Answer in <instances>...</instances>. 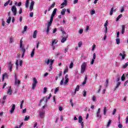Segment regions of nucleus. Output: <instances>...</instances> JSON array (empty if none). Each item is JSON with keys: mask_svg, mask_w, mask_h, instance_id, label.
Instances as JSON below:
<instances>
[{"mask_svg": "<svg viewBox=\"0 0 128 128\" xmlns=\"http://www.w3.org/2000/svg\"><path fill=\"white\" fill-rule=\"evenodd\" d=\"M56 10H58V9L56 8H55L52 12V14L50 17V21L48 22L47 24V30L46 31V34H48L50 32V26H52V22L54 21V16L56 14Z\"/></svg>", "mask_w": 128, "mask_h": 128, "instance_id": "obj_1", "label": "nucleus"}, {"mask_svg": "<svg viewBox=\"0 0 128 128\" xmlns=\"http://www.w3.org/2000/svg\"><path fill=\"white\" fill-rule=\"evenodd\" d=\"M86 66H88V62H84L81 65L80 72L84 74L86 72Z\"/></svg>", "mask_w": 128, "mask_h": 128, "instance_id": "obj_2", "label": "nucleus"}, {"mask_svg": "<svg viewBox=\"0 0 128 128\" xmlns=\"http://www.w3.org/2000/svg\"><path fill=\"white\" fill-rule=\"evenodd\" d=\"M14 84L16 86H20V80L18 78V76H16V74H15V76H14Z\"/></svg>", "mask_w": 128, "mask_h": 128, "instance_id": "obj_3", "label": "nucleus"}, {"mask_svg": "<svg viewBox=\"0 0 128 128\" xmlns=\"http://www.w3.org/2000/svg\"><path fill=\"white\" fill-rule=\"evenodd\" d=\"M51 98L52 94H50L48 97V96H46V98L44 97L40 100V104H42V102H44L45 104H46V102H48V100H50Z\"/></svg>", "mask_w": 128, "mask_h": 128, "instance_id": "obj_4", "label": "nucleus"}, {"mask_svg": "<svg viewBox=\"0 0 128 128\" xmlns=\"http://www.w3.org/2000/svg\"><path fill=\"white\" fill-rule=\"evenodd\" d=\"M54 62V60L48 59L47 60L45 61V62L46 64H48V66H52Z\"/></svg>", "mask_w": 128, "mask_h": 128, "instance_id": "obj_5", "label": "nucleus"}, {"mask_svg": "<svg viewBox=\"0 0 128 128\" xmlns=\"http://www.w3.org/2000/svg\"><path fill=\"white\" fill-rule=\"evenodd\" d=\"M38 84V80L36 78H33V82L32 84V89L34 90L36 88V84Z\"/></svg>", "mask_w": 128, "mask_h": 128, "instance_id": "obj_6", "label": "nucleus"}, {"mask_svg": "<svg viewBox=\"0 0 128 128\" xmlns=\"http://www.w3.org/2000/svg\"><path fill=\"white\" fill-rule=\"evenodd\" d=\"M58 40L56 39L52 40L51 46H52L53 50H54V48H56V46H54V44H58Z\"/></svg>", "mask_w": 128, "mask_h": 128, "instance_id": "obj_7", "label": "nucleus"}, {"mask_svg": "<svg viewBox=\"0 0 128 128\" xmlns=\"http://www.w3.org/2000/svg\"><path fill=\"white\" fill-rule=\"evenodd\" d=\"M46 114V110H40L39 113L40 118H44V114Z\"/></svg>", "mask_w": 128, "mask_h": 128, "instance_id": "obj_8", "label": "nucleus"}, {"mask_svg": "<svg viewBox=\"0 0 128 128\" xmlns=\"http://www.w3.org/2000/svg\"><path fill=\"white\" fill-rule=\"evenodd\" d=\"M12 12L14 14V16H16V13L18 12V11L16 10V6H13L11 8Z\"/></svg>", "mask_w": 128, "mask_h": 128, "instance_id": "obj_9", "label": "nucleus"}, {"mask_svg": "<svg viewBox=\"0 0 128 128\" xmlns=\"http://www.w3.org/2000/svg\"><path fill=\"white\" fill-rule=\"evenodd\" d=\"M96 118H98V120H100L102 118V114H100V108H98V110L96 112Z\"/></svg>", "mask_w": 128, "mask_h": 128, "instance_id": "obj_10", "label": "nucleus"}, {"mask_svg": "<svg viewBox=\"0 0 128 128\" xmlns=\"http://www.w3.org/2000/svg\"><path fill=\"white\" fill-rule=\"evenodd\" d=\"M20 48L22 52H26V48H24V47L22 46V40H20Z\"/></svg>", "mask_w": 128, "mask_h": 128, "instance_id": "obj_11", "label": "nucleus"}, {"mask_svg": "<svg viewBox=\"0 0 128 128\" xmlns=\"http://www.w3.org/2000/svg\"><path fill=\"white\" fill-rule=\"evenodd\" d=\"M14 110H16V104H12L11 110H10V114H14Z\"/></svg>", "mask_w": 128, "mask_h": 128, "instance_id": "obj_12", "label": "nucleus"}, {"mask_svg": "<svg viewBox=\"0 0 128 128\" xmlns=\"http://www.w3.org/2000/svg\"><path fill=\"white\" fill-rule=\"evenodd\" d=\"M119 56H122L121 58V60H124L126 58V54H124V52H123L122 53H120Z\"/></svg>", "mask_w": 128, "mask_h": 128, "instance_id": "obj_13", "label": "nucleus"}, {"mask_svg": "<svg viewBox=\"0 0 128 128\" xmlns=\"http://www.w3.org/2000/svg\"><path fill=\"white\" fill-rule=\"evenodd\" d=\"M68 74H66L65 76V81L64 82V84L65 85L68 84V80H70V79L68 78Z\"/></svg>", "mask_w": 128, "mask_h": 128, "instance_id": "obj_14", "label": "nucleus"}, {"mask_svg": "<svg viewBox=\"0 0 128 128\" xmlns=\"http://www.w3.org/2000/svg\"><path fill=\"white\" fill-rule=\"evenodd\" d=\"M68 38V35H66V37H64L62 38L61 40V42L64 44L65 42H66V39Z\"/></svg>", "mask_w": 128, "mask_h": 128, "instance_id": "obj_15", "label": "nucleus"}, {"mask_svg": "<svg viewBox=\"0 0 128 128\" xmlns=\"http://www.w3.org/2000/svg\"><path fill=\"white\" fill-rule=\"evenodd\" d=\"M7 94H9L10 96H12V87L9 88V89L7 92Z\"/></svg>", "mask_w": 128, "mask_h": 128, "instance_id": "obj_16", "label": "nucleus"}, {"mask_svg": "<svg viewBox=\"0 0 128 128\" xmlns=\"http://www.w3.org/2000/svg\"><path fill=\"white\" fill-rule=\"evenodd\" d=\"M122 30H121V33L122 34H124V30H126V25L123 24L122 26Z\"/></svg>", "mask_w": 128, "mask_h": 128, "instance_id": "obj_17", "label": "nucleus"}, {"mask_svg": "<svg viewBox=\"0 0 128 128\" xmlns=\"http://www.w3.org/2000/svg\"><path fill=\"white\" fill-rule=\"evenodd\" d=\"M8 74L4 73L2 74V82H4V78H8Z\"/></svg>", "mask_w": 128, "mask_h": 128, "instance_id": "obj_18", "label": "nucleus"}, {"mask_svg": "<svg viewBox=\"0 0 128 128\" xmlns=\"http://www.w3.org/2000/svg\"><path fill=\"white\" fill-rule=\"evenodd\" d=\"M78 119L79 124H84V122H82V116H79Z\"/></svg>", "mask_w": 128, "mask_h": 128, "instance_id": "obj_19", "label": "nucleus"}, {"mask_svg": "<svg viewBox=\"0 0 128 128\" xmlns=\"http://www.w3.org/2000/svg\"><path fill=\"white\" fill-rule=\"evenodd\" d=\"M68 4V0H64V2L61 4L62 6H66Z\"/></svg>", "mask_w": 128, "mask_h": 128, "instance_id": "obj_20", "label": "nucleus"}, {"mask_svg": "<svg viewBox=\"0 0 128 128\" xmlns=\"http://www.w3.org/2000/svg\"><path fill=\"white\" fill-rule=\"evenodd\" d=\"M80 90V86L78 85L75 89L74 94H76V92H78Z\"/></svg>", "mask_w": 128, "mask_h": 128, "instance_id": "obj_21", "label": "nucleus"}, {"mask_svg": "<svg viewBox=\"0 0 128 128\" xmlns=\"http://www.w3.org/2000/svg\"><path fill=\"white\" fill-rule=\"evenodd\" d=\"M66 9L63 8L61 11L62 16H64L66 14Z\"/></svg>", "mask_w": 128, "mask_h": 128, "instance_id": "obj_22", "label": "nucleus"}, {"mask_svg": "<svg viewBox=\"0 0 128 128\" xmlns=\"http://www.w3.org/2000/svg\"><path fill=\"white\" fill-rule=\"evenodd\" d=\"M36 34H38V31H37V30H36L34 32V34H33V38H36Z\"/></svg>", "mask_w": 128, "mask_h": 128, "instance_id": "obj_23", "label": "nucleus"}, {"mask_svg": "<svg viewBox=\"0 0 128 128\" xmlns=\"http://www.w3.org/2000/svg\"><path fill=\"white\" fill-rule=\"evenodd\" d=\"M34 50H36V48H34L31 52V54H30L31 58H34Z\"/></svg>", "mask_w": 128, "mask_h": 128, "instance_id": "obj_24", "label": "nucleus"}, {"mask_svg": "<svg viewBox=\"0 0 128 128\" xmlns=\"http://www.w3.org/2000/svg\"><path fill=\"white\" fill-rule=\"evenodd\" d=\"M13 64L12 62H8V68H12Z\"/></svg>", "mask_w": 128, "mask_h": 128, "instance_id": "obj_25", "label": "nucleus"}, {"mask_svg": "<svg viewBox=\"0 0 128 128\" xmlns=\"http://www.w3.org/2000/svg\"><path fill=\"white\" fill-rule=\"evenodd\" d=\"M120 84H121L120 82H117L116 85L114 88V90H116V88H118L120 86Z\"/></svg>", "mask_w": 128, "mask_h": 128, "instance_id": "obj_26", "label": "nucleus"}, {"mask_svg": "<svg viewBox=\"0 0 128 128\" xmlns=\"http://www.w3.org/2000/svg\"><path fill=\"white\" fill-rule=\"evenodd\" d=\"M28 4H30V0H26L25 4L26 8H28Z\"/></svg>", "mask_w": 128, "mask_h": 128, "instance_id": "obj_27", "label": "nucleus"}, {"mask_svg": "<svg viewBox=\"0 0 128 128\" xmlns=\"http://www.w3.org/2000/svg\"><path fill=\"white\" fill-rule=\"evenodd\" d=\"M88 80V77L86 76L84 81L82 83V85L84 86V84H86V80Z\"/></svg>", "mask_w": 128, "mask_h": 128, "instance_id": "obj_28", "label": "nucleus"}, {"mask_svg": "<svg viewBox=\"0 0 128 128\" xmlns=\"http://www.w3.org/2000/svg\"><path fill=\"white\" fill-rule=\"evenodd\" d=\"M10 20H12V17L9 16L8 19L6 20L7 24H10Z\"/></svg>", "mask_w": 128, "mask_h": 128, "instance_id": "obj_29", "label": "nucleus"}, {"mask_svg": "<svg viewBox=\"0 0 128 128\" xmlns=\"http://www.w3.org/2000/svg\"><path fill=\"white\" fill-rule=\"evenodd\" d=\"M114 12H116V10H114V7L111 8V10L110 11V16H112V14H114Z\"/></svg>", "mask_w": 128, "mask_h": 128, "instance_id": "obj_30", "label": "nucleus"}, {"mask_svg": "<svg viewBox=\"0 0 128 128\" xmlns=\"http://www.w3.org/2000/svg\"><path fill=\"white\" fill-rule=\"evenodd\" d=\"M110 124H112V120H109L106 125V128H108L110 126Z\"/></svg>", "mask_w": 128, "mask_h": 128, "instance_id": "obj_31", "label": "nucleus"}, {"mask_svg": "<svg viewBox=\"0 0 128 128\" xmlns=\"http://www.w3.org/2000/svg\"><path fill=\"white\" fill-rule=\"evenodd\" d=\"M116 44H120V39L118 38H116Z\"/></svg>", "mask_w": 128, "mask_h": 128, "instance_id": "obj_32", "label": "nucleus"}, {"mask_svg": "<svg viewBox=\"0 0 128 128\" xmlns=\"http://www.w3.org/2000/svg\"><path fill=\"white\" fill-rule=\"evenodd\" d=\"M128 62H126L125 64L122 65V68H128Z\"/></svg>", "mask_w": 128, "mask_h": 128, "instance_id": "obj_33", "label": "nucleus"}, {"mask_svg": "<svg viewBox=\"0 0 128 128\" xmlns=\"http://www.w3.org/2000/svg\"><path fill=\"white\" fill-rule=\"evenodd\" d=\"M59 90H60V88L58 87L56 88H55L54 94H56L58 92Z\"/></svg>", "mask_w": 128, "mask_h": 128, "instance_id": "obj_34", "label": "nucleus"}, {"mask_svg": "<svg viewBox=\"0 0 128 128\" xmlns=\"http://www.w3.org/2000/svg\"><path fill=\"white\" fill-rule=\"evenodd\" d=\"M30 116H25V118H24V120L25 122H28V120H30Z\"/></svg>", "mask_w": 128, "mask_h": 128, "instance_id": "obj_35", "label": "nucleus"}, {"mask_svg": "<svg viewBox=\"0 0 128 128\" xmlns=\"http://www.w3.org/2000/svg\"><path fill=\"white\" fill-rule=\"evenodd\" d=\"M10 2V0H8L4 4V6H8V4Z\"/></svg>", "mask_w": 128, "mask_h": 128, "instance_id": "obj_36", "label": "nucleus"}, {"mask_svg": "<svg viewBox=\"0 0 128 128\" xmlns=\"http://www.w3.org/2000/svg\"><path fill=\"white\" fill-rule=\"evenodd\" d=\"M16 70H18V60H16Z\"/></svg>", "mask_w": 128, "mask_h": 128, "instance_id": "obj_37", "label": "nucleus"}, {"mask_svg": "<svg viewBox=\"0 0 128 128\" xmlns=\"http://www.w3.org/2000/svg\"><path fill=\"white\" fill-rule=\"evenodd\" d=\"M122 14H120L116 18V22H118V20H120V18H122Z\"/></svg>", "mask_w": 128, "mask_h": 128, "instance_id": "obj_38", "label": "nucleus"}, {"mask_svg": "<svg viewBox=\"0 0 128 128\" xmlns=\"http://www.w3.org/2000/svg\"><path fill=\"white\" fill-rule=\"evenodd\" d=\"M64 78H62V80L60 81V86H62V84H64Z\"/></svg>", "mask_w": 128, "mask_h": 128, "instance_id": "obj_39", "label": "nucleus"}, {"mask_svg": "<svg viewBox=\"0 0 128 128\" xmlns=\"http://www.w3.org/2000/svg\"><path fill=\"white\" fill-rule=\"evenodd\" d=\"M82 46V42H78V48H81Z\"/></svg>", "mask_w": 128, "mask_h": 128, "instance_id": "obj_40", "label": "nucleus"}, {"mask_svg": "<svg viewBox=\"0 0 128 128\" xmlns=\"http://www.w3.org/2000/svg\"><path fill=\"white\" fill-rule=\"evenodd\" d=\"M68 72V66H66L64 70V74H66V72Z\"/></svg>", "mask_w": 128, "mask_h": 128, "instance_id": "obj_41", "label": "nucleus"}, {"mask_svg": "<svg viewBox=\"0 0 128 128\" xmlns=\"http://www.w3.org/2000/svg\"><path fill=\"white\" fill-rule=\"evenodd\" d=\"M104 114L106 116V107H104Z\"/></svg>", "mask_w": 128, "mask_h": 128, "instance_id": "obj_42", "label": "nucleus"}, {"mask_svg": "<svg viewBox=\"0 0 128 128\" xmlns=\"http://www.w3.org/2000/svg\"><path fill=\"white\" fill-rule=\"evenodd\" d=\"M24 100H22L21 102H20V108H22V104H24Z\"/></svg>", "mask_w": 128, "mask_h": 128, "instance_id": "obj_43", "label": "nucleus"}, {"mask_svg": "<svg viewBox=\"0 0 128 128\" xmlns=\"http://www.w3.org/2000/svg\"><path fill=\"white\" fill-rule=\"evenodd\" d=\"M90 14L92 16V14H96V11H94V10H92L90 11Z\"/></svg>", "mask_w": 128, "mask_h": 128, "instance_id": "obj_44", "label": "nucleus"}, {"mask_svg": "<svg viewBox=\"0 0 128 128\" xmlns=\"http://www.w3.org/2000/svg\"><path fill=\"white\" fill-rule=\"evenodd\" d=\"M118 128H122V124H120V121H119V124L118 125Z\"/></svg>", "mask_w": 128, "mask_h": 128, "instance_id": "obj_45", "label": "nucleus"}, {"mask_svg": "<svg viewBox=\"0 0 128 128\" xmlns=\"http://www.w3.org/2000/svg\"><path fill=\"white\" fill-rule=\"evenodd\" d=\"M96 97L95 96H94L92 98V102H96Z\"/></svg>", "mask_w": 128, "mask_h": 128, "instance_id": "obj_46", "label": "nucleus"}, {"mask_svg": "<svg viewBox=\"0 0 128 128\" xmlns=\"http://www.w3.org/2000/svg\"><path fill=\"white\" fill-rule=\"evenodd\" d=\"M95 49H96V45L95 44H94L92 46V52H94Z\"/></svg>", "mask_w": 128, "mask_h": 128, "instance_id": "obj_47", "label": "nucleus"}, {"mask_svg": "<svg viewBox=\"0 0 128 128\" xmlns=\"http://www.w3.org/2000/svg\"><path fill=\"white\" fill-rule=\"evenodd\" d=\"M52 65H50L48 71L52 72Z\"/></svg>", "mask_w": 128, "mask_h": 128, "instance_id": "obj_48", "label": "nucleus"}, {"mask_svg": "<svg viewBox=\"0 0 128 128\" xmlns=\"http://www.w3.org/2000/svg\"><path fill=\"white\" fill-rule=\"evenodd\" d=\"M121 80H122V81H124V80H126V77H124V74L122 76L121 78Z\"/></svg>", "mask_w": 128, "mask_h": 128, "instance_id": "obj_49", "label": "nucleus"}, {"mask_svg": "<svg viewBox=\"0 0 128 128\" xmlns=\"http://www.w3.org/2000/svg\"><path fill=\"white\" fill-rule=\"evenodd\" d=\"M72 66H74V62H71L69 68H72Z\"/></svg>", "mask_w": 128, "mask_h": 128, "instance_id": "obj_50", "label": "nucleus"}, {"mask_svg": "<svg viewBox=\"0 0 128 128\" xmlns=\"http://www.w3.org/2000/svg\"><path fill=\"white\" fill-rule=\"evenodd\" d=\"M83 96H86V90H84L83 92Z\"/></svg>", "mask_w": 128, "mask_h": 128, "instance_id": "obj_51", "label": "nucleus"}, {"mask_svg": "<svg viewBox=\"0 0 128 128\" xmlns=\"http://www.w3.org/2000/svg\"><path fill=\"white\" fill-rule=\"evenodd\" d=\"M78 32L80 34H82L84 32V30H82V28L80 29Z\"/></svg>", "mask_w": 128, "mask_h": 128, "instance_id": "obj_52", "label": "nucleus"}, {"mask_svg": "<svg viewBox=\"0 0 128 128\" xmlns=\"http://www.w3.org/2000/svg\"><path fill=\"white\" fill-rule=\"evenodd\" d=\"M34 2L32 0V2H30V6L34 7Z\"/></svg>", "mask_w": 128, "mask_h": 128, "instance_id": "obj_53", "label": "nucleus"}, {"mask_svg": "<svg viewBox=\"0 0 128 128\" xmlns=\"http://www.w3.org/2000/svg\"><path fill=\"white\" fill-rule=\"evenodd\" d=\"M108 20H106V22L104 24V28H108Z\"/></svg>", "mask_w": 128, "mask_h": 128, "instance_id": "obj_54", "label": "nucleus"}, {"mask_svg": "<svg viewBox=\"0 0 128 128\" xmlns=\"http://www.w3.org/2000/svg\"><path fill=\"white\" fill-rule=\"evenodd\" d=\"M46 90H48V88L44 87V94H46Z\"/></svg>", "mask_w": 128, "mask_h": 128, "instance_id": "obj_55", "label": "nucleus"}, {"mask_svg": "<svg viewBox=\"0 0 128 128\" xmlns=\"http://www.w3.org/2000/svg\"><path fill=\"white\" fill-rule=\"evenodd\" d=\"M28 30V26H24V32H26V30Z\"/></svg>", "mask_w": 128, "mask_h": 128, "instance_id": "obj_56", "label": "nucleus"}, {"mask_svg": "<svg viewBox=\"0 0 128 128\" xmlns=\"http://www.w3.org/2000/svg\"><path fill=\"white\" fill-rule=\"evenodd\" d=\"M116 109L114 108V110H113V112H112L113 116L116 114Z\"/></svg>", "mask_w": 128, "mask_h": 128, "instance_id": "obj_57", "label": "nucleus"}, {"mask_svg": "<svg viewBox=\"0 0 128 128\" xmlns=\"http://www.w3.org/2000/svg\"><path fill=\"white\" fill-rule=\"evenodd\" d=\"M6 24V22L4 20V19L2 20V26H4Z\"/></svg>", "mask_w": 128, "mask_h": 128, "instance_id": "obj_58", "label": "nucleus"}, {"mask_svg": "<svg viewBox=\"0 0 128 128\" xmlns=\"http://www.w3.org/2000/svg\"><path fill=\"white\" fill-rule=\"evenodd\" d=\"M30 18H32L34 16V12H31L30 14Z\"/></svg>", "mask_w": 128, "mask_h": 128, "instance_id": "obj_59", "label": "nucleus"}, {"mask_svg": "<svg viewBox=\"0 0 128 128\" xmlns=\"http://www.w3.org/2000/svg\"><path fill=\"white\" fill-rule=\"evenodd\" d=\"M70 103L72 107L74 106V102H72V99L70 100Z\"/></svg>", "mask_w": 128, "mask_h": 128, "instance_id": "obj_60", "label": "nucleus"}, {"mask_svg": "<svg viewBox=\"0 0 128 128\" xmlns=\"http://www.w3.org/2000/svg\"><path fill=\"white\" fill-rule=\"evenodd\" d=\"M78 2V0H74V4H76Z\"/></svg>", "mask_w": 128, "mask_h": 128, "instance_id": "obj_61", "label": "nucleus"}, {"mask_svg": "<svg viewBox=\"0 0 128 128\" xmlns=\"http://www.w3.org/2000/svg\"><path fill=\"white\" fill-rule=\"evenodd\" d=\"M94 60H95V59L92 60V61L90 62V64H94Z\"/></svg>", "mask_w": 128, "mask_h": 128, "instance_id": "obj_62", "label": "nucleus"}, {"mask_svg": "<svg viewBox=\"0 0 128 128\" xmlns=\"http://www.w3.org/2000/svg\"><path fill=\"white\" fill-rule=\"evenodd\" d=\"M54 6H56V2H54L51 6H50L52 8H54Z\"/></svg>", "mask_w": 128, "mask_h": 128, "instance_id": "obj_63", "label": "nucleus"}, {"mask_svg": "<svg viewBox=\"0 0 128 128\" xmlns=\"http://www.w3.org/2000/svg\"><path fill=\"white\" fill-rule=\"evenodd\" d=\"M128 84V80H126L124 83V86H126Z\"/></svg>", "mask_w": 128, "mask_h": 128, "instance_id": "obj_64", "label": "nucleus"}]
</instances>
